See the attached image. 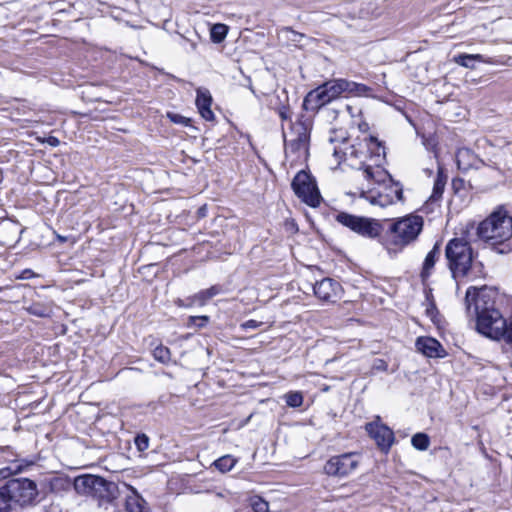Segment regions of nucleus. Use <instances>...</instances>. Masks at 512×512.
I'll list each match as a JSON object with an SVG mask.
<instances>
[{"label":"nucleus","instance_id":"40","mask_svg":"<svg viewBox=\"0 0 512 512\" xmlns=\"http://www.w3.org/2000/svg\"><path fill=\"white\" fill-rule=\"evenodd\" d=\"M45 142H46L48 145L52 146V147H57V146H59V144H60L59 139H58L57 137H54V136H49V137L45 140Z\"/></svg>","mask_w":512,"mask_h":512},{"label":"nucleus","instance_id":"13","mask_svg":"<svg viewBox=\"0 0 512 512\" xmlns=\"http://www.w3.org/2000/svg\"><path fill=\"white\" fill-rule=\"evenodd\" d=\"M358 466V460L353 453H345L331 457L324 465V472L328 476L345 477Z\"/></svg>","mask_w":512,"mask_h":512},{"label":"nucleus","instance_id":"42","mask_svg":"<svg viewBox=\"0 0 512 512\" xmlns=\"http://www.w3.org/2000/svg\"><path fill=\"white\" fill-rule=\"evenodd\" d=\"M44 512H62V510L60 509V507L58 505L52 504V505L46 507Z\"/></svg>","mask_w":512,"mask_h":512},{"label":"nucleus","instance_id":"5","mask_svg":"<svg viewBox=\"0 0 512 512\" xmlns=\"http://www.w3.org/2000/svg\"><path fill=\"white\" fill-rule=\"evenodd\" d=\"M445 256L454 277L468 275L470 269L482 266L481 263L473 262L472 248L469 242L462 237L453 238L447 243Z\"/></svg>","mask_w":512,"mask_h":512},{"label":"nucleus","instance_id":"32","mask_svg":"<svg viewBox=\"0 0 512 512\" xmlns=\"http://www.w3.org/2000/svg\"><path fill=\"white\" fill-rule=\"evenodd\" d=\"M280 34L285 37L288 41L299 42L304 34L299 33L291 29L290 27H284L281 29Z\"/></svg>","mask_w":512,"mask_h":512},{"label":"nucleus","instance_id":"48","mask_svg":"<svg viewBox=\"0 0 512 512\" xmlns=\"http://www.w3.org/2000/svg\"><path fill=\"white\" fill-rule=\"evenodd\" d=\"M365 127H368V124H367V123H364V126L359 125V128L365 129Z\"/></svg>","mask_w":512,"mask_h":512},{"label":"nucleus","instance_id":"47","mask_svg":"<svg viewBox=\"0 0 512 512\" xmlns=\"http://www.w3.org/2000/svg\"><path fill=\"white\" fill-rule=\"evenodd\" d=\"M365 127H368V124H367V123H364V126L359 125V128L365 129Z\"/></svg>","mask_w":512,"mask_h":512},{"label":"nucleus","instance_id":"23","mask_svg":"<svg viewBox=\"0 0 512 512\" xmlns=\"http://www.w3.org/2000/svg\"><path fill=\"white\" fill-rule=\"evenodd\" d=\"M440 256V245L439 243H435L432 250L426 255L421 276L423 279L427 278L431 274V270L433 269L436 261Z\"/></svg>","mask_w":512,"mask_h":512},{"label":"nucleus","instance_id":"6","mask_svg":"<svg viewBox=\"0 0 512 512\" xmlns=\"http://www.w3.org/2000/svg\"><path fill=\"white\" fill-rule=\"evenodd\" d=\"M38 495L37 485L28 478H15L0 487V498L8 504V512L12 503L20 506L32 504Z\"/></svg>","mask_w":512,"mask_h":512},{"label":"nucleus","instance_id":"22","mask_svg":"<svg viewBox=\"0 0 512 512\" xmlns=\"http://www.w3.org/2000/svg\"><path fill=\"white\" fill-rule=\"evenodd\" d=\"M447 182V175L444 173L442 167H438L437 177L434 181L433 191L430 196V201L435 202L442 198L444 188Z\"/></svg>","mask_w":512,"mask_h":512},{"label":"nucleus","instance_id":"43","mask_svg":"<svg viewBox=\"0 0 512 512\" xmlns=\"http://www.w3.org/2000/svg\"><path fill=\"white\" fill-rule=\"evenodd\" d=\"M176 305L179 306V307H188L187 304H188V298L186 300H182V299H177L175 301Z\"/></svg>","mask_w":512,"mask_h":512},{"label":"nucleus","instance_id":"16","mask_svg":"<svg viewBox=\"0 0 512 512\" xmlns=\"http://www.w3.org/2000/svg\"><path fill=\"white\" fill-rule=\"evenodd\" d=\"M366 145L363 143V138L358 139L356 144L351 145L346 149V151L343 153L345 158L347 160H358V166L356 163L351 162V166H355L358 170L362 171V175L364 176V168L368 163L367 161V155H366Z\"/></svg>","mask_w":512,"mask_h":512},{"label":"nucleus","instance_id":"41","mask_svg":"<svg viewBox=\"0 0 512 512\" xmlns=\"http://www.w3.org/2000/svg\"><path fill=\"white\" fill-rule=\"evenodd\" d=\"M44 512H62V510L60 509V507L58 505L52 504V505L46 507Z\"/></svg>","mask_w":512,"mask_h":512},{"label":"nucleus","instance_id":"34","mask_svg":"<svg viewBox=\"0 0 512 512\" xmlns=\"http://www.w3.org/2000/svg\"><path fill=\"white\" fill-rule=\"evenodd\" d=\"M167 117L173 122V123H176V124H182V125H185L187 126L188 125V122H189V119L180 115V114H176V113H168L167 114Z\"/></svg>","mask_w":512,"mask_h":512},{"label":"nucleus","instance_id":"10","mask_svg":"<svg viewBox=\"0 0 512 512\" xmlns=\"http://www.w3.org/2000/svg\"><path fill=\"white\" fill-rule=\"evenodd\" d=\"M75 486L76 488L83 487L85 493L91 494L103 502H112L118 495L117 485L100 476L86 475L79 477L75 481Z\"/></svg>","mask_w":512,"mask_h":512},{"label":"nucleus","instance_id":"7","mask_svg":"<svg viewBox=\"0 0 512 512\" xmlns=\"http://www.w3.org/2000/svg\"><path fill=\"white\" fill-rule=\"evenodd\" d=\"M363 143L366 145L367 164L364 168V178L368 182L381 183L388 176L387 171L382 167L385 158V148L381 142L373 136L363 137Z\"/></svg>","mask_w":512,"mask_h":512},{"label":"nucleus","instance_id":"46","mask_svg":"<svg viewBox=\"0 0 512 512\" xmlns=\"http://www.w3.org/2000/svg\"><path fill=\"white\" fill-rule=\"evenodd\" d=\"M333 154L336 156V157H339V154H340V151L337 150L336 148H334V152Z\"/></svg>","mask_w":512,"mask_h":512},{"label":"nucleus","instance_id":"35","mask_svg":"<svg viewBox=\"0 0 512 512\" xmlns=\"http://www.w3.org/2000/svg\"><path fill=\"white\" fill-rule=\"evenodd\" d=\"M23 468L24 467L22 464L18 465L15 469H12L10 467L2 468V469H0V478H6L13 473L21 472L23 470Z\"/></svg>","mask_w":512,"mask_h":512},{"label":"nucleus","instance_id":"44","mask_svg":"<svg viewBox=\"0 0 512 512\" xmlns=\"http://www.w3.org/2000/svg\"><path fill=\"white\" fill-rule=\"evenodd\" d=\"M0 512H8V504L0 498Z\"/></svg>","mask_w":512,"mask_h":512},{"label":"nucleus","instance_id":"14","mask_svg":"<svg viewBox=\"0 0 512 512\" xmlns=\"http://www.w3.org/2000/svg\"><path fill=\"white\" fill-rule=\"evenodd\" d=\"M341 290V285L332 278H324L313 286L315 296L329 303H334L340 298Z\"/></svg>","mask_w":512,"mask_h":512},{"label":"nucleus","instance_id":"26","mask_svg":"<svg viewBox=\"0 0 512 512\" xmlns=\"http://www.w3.org/2000/svg\"><path fill=\"white\" fill-rule=\"evenodd\" d=\"M471 158H474V155L469 149H460L456 155L458 168L468 170L473 164L466 162V160H470Z\"/></svg>","mask_w":512,"mask_h":512},{"label":"nucleus","instance_id":"21","mask_svg":"<svg viewBox=\"0 0 512 512\" xmlns=\"http://www.w3.org/2000/svg\"><path fill=\"white\" fill-rule=\"evenodd\" d=\"M493 63L481 54H459L454 57V62L469 69H475V62Z\"/></svg>","mask_w":512,"mask_h":512},{"label":"nucleus","instance_id":"27","mask_svg":"<svg viewBox=\"0 0 512 512\" xmlns=\"http://www.w3.org/2000/svg\"><path fill=\"white\" fill-rule=\"evenodd\" d=\"M412 446L420 451H425L429 448L430 439L425 433H416L411 439Z\"/></svg>","mask_w":512,"mask_h":512},{"label":"nucleus","instance_id":"50","mask_svg":"<svg viewBox=\"0 0 512 512\" xmlns=\"http://www.w3.org/2000/svg\"><path fill=\"white\" fill-rule=\"evenodd\" d=\"M365 127H368V124H367V123H364V126L359 125V128L365 129Z\"/></svg>","mask_w":512,"mask_h":512},{"label":"nucleus","instance_id":"28","mask_svg":"<svg viewBox=\"0 0 512 512\" xmlns=\"http://www.w3.org/2000/svg\"><path fill=\"white\" fill-rule=\"evenodd\" d=\"M228 29L227 26L224 24H215L211 28V40L214 43H220L222 42L226 35H227Z\"/></svg>","mask_w":512,"mask_h":512},{"label":"nucleus","instance_id":"36","mask_svg":"<svg viewBox=\"0 0 512 512\" xmlns=\"http://www.w3.org/2000/svg\"><path fill=\"white\" fill-rule=\"evenodd\" d=\"M388 368V364L383 359H376L373 362L372 369L376 371H386Z\"/></svg>","mask_w":512,"mask_h":512},{"label":"nucleus","instance_id":"20","mask_svg":"<svg viewBox=\"0 0 512 512\" xmlns=\"http://www.w3.org/2000/svg\"><path fill=\"white\" fill-rule=\"evenodd\" d=\"M221 291L219 286H211L208 289L202 290L195 295L188 297L187 306L199 305L204 306L210 299L218 295Z\"/></svg>","mask_w":512,"mask_h":512},{"label":"nucleus","instance_id":"24","mask_svg":"<svg viewBox=\"0 0 512 512\" xmlns=\"http://www.w3.org/2000/svg\"><path fill=\"white\" fill-rule=\"evenodd\" d=\"M0 452L4 455V459L7 462H11V463L21 462L23 467L30 466L34 463L33 461H30V460L19 459L17 453L10 446H1Z\"/></svg>","mask_w":512,"mask_h":512},{"label":"nucleus","instance_id":"15","mask_svg":"<svg viewBox=\"0 0 512 512\" xmlns=\"http://www.w3.org/2000/svg\"><path fill=\"white\" fill-rule=\"evenodd\" d=\"M365 429L382 451L387 452L390 449L394 441V433L389 427L377 422H370L366 424Z\"/></svg>","mask_w":512,"mask_h":512},{"label":"nucleus","instance_id":"37","mask_svg":"<svg viewBox=\"0 0 512 512\" xmlns=\"http://www.w3.org/2000/svg\"><path fill=\"white\" fill-rule=\"evenodd\" d=\"M278 115L280 116V118L282 120H290L291 118V111H290V108L288 106H281L279 109H278Z\"/></svg>","mask_w":512,"mask_h":512},{"label":"nucleus","instance_id":"11","mask_svg":"<svg viewBox=\"0 0 512 512\" xmlns=\"http://www.w3.org/2000/svg\"><path fill=\"white\" fill-rule=\"evenodd\" d=\"M291 186L297 197L307 205L311 207H318L320 205L322 197L316 182L312 176L304 170L299 171L295 175Z\"/></svg>","mask_w":512,"mask_h":512},{"label":"nucleus","instance_id":"4","mask_svg":"<svg viewBox=\"0 0 512 512\" xmlns=\"http://www.w3.org/2000/svg\"><path fill=\"white\" fill-rule=\"evenodd\" d=\"M423 224V218L415 214L397 218L383 230L381 243L389 253H398L418 238Z\"/></svg>","mask_w":512,"mask_h":512},{"label":"nucleus","instance_id":"12","mask_svg":"<svg viewBox=\"0 0 512 512\" xmlns=\"http://www.w3.org/2000/svg\"><path fill=\"white\" fill-rule=\"evenodd\" d=\"M361 197L365 198L373 206L384 208L396 201H403V189L399 183H391L379 191H363Z\"/></svg>","mask_w":512,"mask_h":512},{"label":"nucleus","instance_id":"38","mask_svg":"<svg viewBox=\"0 0 512 512\" xmlns=\"http://www.w3.org/2000/svg\"><path fill=\"white\" fill-rule=\"evenodd\" d=\"M261 324H262L261 322H258V321H256V320L251 319V320H248V321H246V322L242 323L240 327H241L243 330L256 329V328H258Z\"/></svg>","mask_w":512,"mask_h":512},{"label":"nucleus","instance_id":"9","mask_svg":"<svg viewBox=\"0 0 512 512\" xmlns=\"http://www.w3.org/2000/svg\"><path fill=\"white\" fill-rule=\"evenodd\" d=\"M336 221L353 231L354 233L369 239H375L383 232L381 223L372 218L340 212L336 215Z\"/></svg>","mask_w":512,"mask_h":512},{"label":"nucleus","instance_id":"18","mask_svg":"<svg viewBox=\"0 0 512 512\" xmlns=\"http://www.w3.org/2000/svg\"><path fill=\"white\" fill-rule=\"evenodd\" d=\"M416 347L418 351L427 357L434 358L443 356V348L441 344L434 338L420 337L416 341Z\"/></svg>","mask_w":512,"mask_h":512},{"label":"nucleus","instance_id":"30","mask_svg":"<svg viewBox=\"0 0 512 512\" xmlns=\"http://www.w3.org/2000/svg\"><path fill=\"white\" fill-rule=\"evenodd\" d=\"M153 356L155 360H157L160 363L167 364L171 359V353L170 350L162 345L157 346L153 350Z\"/></svg>","mask_w":512,"mask_h":512},{"label":"nucleus","instance_id":"49","mask_svg":"<svg viewBox=\"0 0 512 512\" xmlns=\"http://www.w3.org/2000/svg\"><path fill=\"white\" fill-rule=\"evenodd\" d=\"M365 127H368V124H367V123H364V126L359 125V128L365 129Z\"/></svg>","mask_w":512,"mask_h":512},{"label":"nucleus","instance_id":"39","mask_svg":"<svg viewBox=\"0 0 512 512\" xmlns=\"http://www.w3.org/2000/svg\"><path fill=\"white\" fill-rule=\"evenodd\" d=\"M197 320L201 321V323H199L198 326L203 327L208 322L209 317L208 316H191L190 317L191 322H196Z\"/></svg>","mask_w":512,"mask_h":512},{"label":"nucleus","instance_id":"29","mask_svg":"<svg viewBox=\"0 0 512 512\" xmlns=\"http://www.w3.org/2000/svg\"><path fill=\"white\" fill-rule=\"evenodd\" d=\"M249 504L254 512H269L268 502L260 496L250 497Z\"/></svg>","mask_w":512,"mask_h":512},{"label":"nucleus","instance_id":"17","mask_svg":"<svg viewBox=\"0 0 512 512\" xmlns=\"http://www.w3.org/2000/svg\"><path fill=\"white\" fill-rule=\"evenodd\" d=\"M196 106L201 116L207 120L212 121L214 119V113L211 110L212 96L209 90L204 88L197 89Z\"/></svg>","mask_w":512,"mask_h":512},{"label":"nucleus","instance_id":"1","mask_svg":"<svg viewBox=\"0 0 512 512\" xmlns=\"http://www.w3.org/2000/svg\"><path fill=\"white\" fill-rule=\"evenodd\" d=\"M497 293L486 286L469 287L465 295L469 314L476 316L477 331L494 340L512 345V320L507 322L495 306Z\"/></svg>","mask_w":512,"mask_h":512},{"label":"nucleus","instance_id":"51","mask_svg":"<svg viewBox=\"0 0 512 512\" xmlns=\"http://www.w3.org/2000/svg\"><path fill=\"white\" fill-rule=\"evenodd\" d=\"M191 48H192L193 50H195V49H196V43H191Z\"/></svg>","mask_w":512,"mask_h":512},{"label":"nucleus","instance_id":"33","mask_svg":"<svg viewBox=\"0 0 512 512\" xmlns=\"http://www.w3.org/2000/svg\"><path fill=\"white\" fill-rule=\"evenodd\" d=\"M135 445L139 451H144L149 446V438L145 434L138 435L135 438Z\"/></svg>","mask_w":512,"mask_h":512},{"label":"nucleus","instance_id":"3","mask_svg":"<svg viewBox=\"0 0 512 512\" xmlns=\"http://www.w3.org/2000/svg\"><path fill=\"white\" fill-rule=\"evenodd\" d=\"M477 236L501 254L510 251L507 243L512 237V217L500 207L477 226Z\"/></svg>","mask_w":512,"mask_h":512},{"label":"nucleus","instance_id":"31","mask_svg":"<svg viewBox=\"0 0 512 512\" xmlns=\"http://www.w3.org/2000/svg\"><path fill=\"white\" fill-rule=\"evenodd\" d=\"M284 398L289 407L297 408L303 404V395L297 391L288 392Z\"/></svg>","mask_w":512,"mask_h":512},{"label":"nucleus","instance_id":"19","mask_svg":"<svg viewBox=\"0 0 512 512\" xmlns=\"http://www.w3.org/2000/svg\"><path fill=\"white\" fill-rule=\"evenodd\" d=\"M125 486L130 491V494H128L126 496V501H125L126 511L127 512H149L147 502L137 492V490L130 485L125 484Z\"/></svg>","mask_w":512,"mask_h":512},{"label":"nucleus","instance_id":"45","mask_svg":"<svg viewBox=\"0 0 512 512\" xmlns=\"http://www.w3.org/2000/svg\"><path fill=\"white\" fill-rule=\"evenodd\" d=\"M33 275L32 271L31 270H25L23 271L22 275H21V278L22 279H29L31 278Z\"/></svg>","mask_w":512,"mask_h":512},{"label":"nucleus","instance_id":"2","mask_svg":"<svg viewBox=\"0 0 512 512\" xmlns=\"http://www.w3.org/2000/svg\"><path fill=\"white\" fill-rule=\"evenodd\" d=\"M368 91L369 88L364 84L346 79L329 80L307 93L303 100V108L315 112L343 95L359 96Z\"/></svg>","mask_w":512,"mask_h":512},{"label":"nucleus","instance_id":"25","mask_svg":"<svg viewBox=\"0 0 512 512\" xmlns=\"http://www.w3.org/2000/svg\"><path fill=\"white\" fill-rule=\"evenodd\" d=\"M237 463V460L231 455L220 457L214 462V466L222 473L229 472Z\"/></svg>","mask_w":512,"mask_h":512},{"label":"nucleus","instance_id":"8","mask_svg":"<svg viewBox=\"0 0 512 512\" xmlns=\"http://www.w3.org/2000/svg\"><path fill=\"white\" fill-rule=\"evenodd\" d=\"M310 124L304 121H297L291 127L290 138L285 139L286 157L292 161H305L308 156L310 142Z\"/></svg>","mask_w":512,"mask_h":512}]
</instances>
